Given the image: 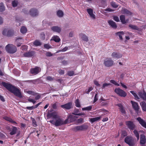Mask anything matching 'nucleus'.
I'll list each match as a JSON object with an SVG mask.
<instances>
[{
    "mask_svg": "<svg viewBox=\"0 0 146 146\" xmlns=\"http://www.w3.org/2000/svg\"><path fill=\"white\" fill-rule=\"evenodd\" d=\"M31 119L32 120L33 126L35 127H36L37 125L35 119L33 117H31Z\"/></svg>",
    "mask_w": 146,
    "mask_h": 146,
    "instance_id": "nucleus-39",
    "label": "nucleus"
},
{
    "mask_svg": "<svg viewBox=\"0 0 146 146\" xmlns=\"http://www.w3.org/2000/svg\"><path fill=\"white\" fill-rule=\"evenodd\" d=\"M134 134L136 137L137 139L138 140L139 138V135L138 132L137 130L135 129L133 131Z\"/></svg>",
    "mask_w": 146,
    "mask_h": 146,
    "instance_id": "nucleus-36",
    "label": "nucleus"
},
{
    "mask_svg": "<svg viewBox=\"0 0 146 146\" xmlns=\"http://www.w3.org/2000/svg\"><path fill=\"white\" fill-rule=\"evenodd\" d=\"M94 84L97 86L100 87V84L99 83L98 81H94Z\"/></svg>",
    "mask_w": 146,
    "mask_h": 146,
    "instance_id": "nucleus-63",
    "label": "nucleus"
},
{
    "mask_svg": "<svg viewBox=\"0 0 146 146\" xmlns=\"http://www.w3.org/2000/svg\"><path fill=\"white\" fill-rule=\"evenodd\" d=\"M36 81V80H27L26 81V82H32L34 84L35 83V82Z\"/></svg>",
    "mask_w": 146,
    "mask_h": 146,
    "instance_id": "nucleus-64",
    "label": "nucleus"
},
{
    "mask_svg": "<svg viewBox=\"0 0 146 146\" xmlns=\"http://www.w3.org/2000/svg\"><path fill=\"white\" fill-rule=\"evenodd\" d=\"M35 54V52L31 51L26 52L23 54V56L25 57H30L33 56Z\"/></svg>",
    "mask_w": 146,
    "mask_h": 146,
    "instance_id": "nucleus-16",
    "label": "nucleus"
},
{
    "mask_svg": "<svg viewBox=\"0 0 146 146\" xmlns=\"http://www.w3.org/2000/svg\"><path fill=\"white\" fill-rule=\"evenodd\" d=\"M113 19L115 21L117 22H118L119 21V17L117 16H113Z\"/></svg>",
    "mask_w": 146,
    "mask_h": 146,
    "instance_id": "nucleus-56",
    "label": "nucleus"
},
{
    "mask_svg": "<svg viewBox=\"0 0 146 146\" xmlns=\"http://www.w3.org/2000/svg\"><path fill=\"white\" fill-rule=\"evenodd\" d=\"M40 71L39 67H36L34 68H32L30 70L31 73L34 75H36Z\"/></svg>",
    "mask_w": 146,
    "mask_h": 146,
    "instance_id": "nucleus-13",
    "label": "nucleus"
},
{
    "mask_svg": "<svg viewBox=\"0 0 146 146\" xmlns=\"http://www.w3.org/2000/svg\"><path fill=\"white\" fill-rule=\"evenodd\" d=\"M51 40H54L56 42H59L60 41V39L59 37L57 35H54L51 39Z\"/></svg>",
    "mask_w": 146,
    "mask_h": 146,
    "instance_id": "nucleus-24",
    "label": "nucleus"
},
{
    "mask_svg": "<svg viewBox=\"0 0 146 146\" xmlns=\"http://www.w3.org/2000/svg\"><path fill=\"white\" fill-rule=\"evenodd\" d=\"M46 79L47 80L52 81L54 80V78L50 76H48L46 78Z\"/></svg>",
    "mask_w": 146,
    "mask_h": 146,
    "instance_id": "nucleus-46",
    "label": "nucleus"
},
{
    "mask_svg": "<svg viewBox=\"0 0 146 146\" xmlns=\"http://www.w3.org/2000/svg\"><path fill=\"white\" fill-rule=\"evenodd\" d=\"M146 143V137L144 134L140 135V144H145Z\"/></svg>",
    "mask_w": 146,
    "mask_h": 146,
    "instance_id": "nucleus-20",
    "label": "nucleus"
},
{
    "mask_svg": "<svg viewBox=\"0 0 146 146\" xmlns=\"http://www.w3.org/2000/svg\"><path fill=\"white\" fill-rule=\"evenodd\" d=\"M111 5L114 8H117L118 7V5L114 2H111Z\"/></svg>",
    "mask_w": 146,
    "mask_h": 146,
    "instance_id": "nucleus-57",
    "label": "nucleus"
},
{
    "mask_svg": "<svg viewBox=\"0 0 146 146\" xmlns=\"http://www.w3.org/2000/svg\"><path fill=\"white\" fill-rule=\"evenodd\" d=\"M52 54L50 52H47L46 53V56H47L50 57L52 56Z\"/></svg>",
    "mask_w": 146,
    "mask_h": 146,
    "instance_id": "nucleus-61",
    "label": "nucleus"
},
{
    "mask_svg": "<svg viewBox=\"0 0 146 146\" xmlns=\"http://www.w3.org/2000/svg\"><path fill=\"white\" fill-rule=\"evenodd\" d=\"M124 141L129 146H134L135 145L134 139L131 136H128L126 137L125 138Z\"/></svg>",
    "mask_w": 146,
    "mask_h": 146,
    "instance_id": "nucleus-4",
    "label": "nucleus"
},
{
    "mask_svg": "<svg viewBox=\"0 0 146 146\" xmlns=\"http://www.w3.org/2000/svg\"><path fill=\"white\" fill-rule=\"evenodd\" d=\"M5 49L8 53L13 54L15 52L17 51L16 47L12 44H8L5 47Z\"/></svg>",
    "mask_w": 146,
    "mask_h": 146,
    "instance_id": "nucleus-3",
    "label": "nucleus"
},
{
    "mask_svg": "<svg viewBox=\"0 0 146 146\" xmlns=\"http://www.w3.org/2000/svg\"><path fill=\"white\" fill-rule=\"evenodd\" d=\"M122 12L123 14H126L127 15H131L132 13L130 11L125 8H124L122 9Z\"/></svg>",
    "mask_w": 146,
    "mask_h": 146,
    "instance_id": "nucleus-27",
    "label": "nucleus"
},
{
    "mask_svg": "<svg viewBox=\"0 0 146 146\" xmlns=\"http://www.w3.org/2000/svg\"><path fill=\"white\" fill-rule=\"evenodd\" d=\"M29 14L32 17H35L38 15V10L35 8L31 9L29 12Z\"/></svg>",
    "mask_w": 146,
    "mask_h": 146,
    "instance_id": "nucleus-10",
    "label": "nucleus"
},
{
    "mask_svg": "<svg viewBox=\"0 0 146 146\" xmlns=\"http://www.w3.org/2000/svg\"><path fill=\"white\" fill-rule=\"evenodd\" d=\"M18 3V1L17 0H14L12 2V5L13 7H15L17 6Z\"/></svg>",
    "mask_w": 146,
    "mask_h": 146,
    "instance_id": "nucleus-40",
    "label": "nucleus"
},
{
    "mask_svg": "<svg viewBox=\"0 0 146 146\" xmlns=\"http://www.w3.org/2000/svg\"><path fill=\"white\" fill-rule=\"evenodd\" d=\"M68 49V48L67 46H66L62 49L60 50V52H64L67 50Z\"/></svg>",
    "mask_w": 146,
    "mask_h": 146,
    "instance_id": "nucleus-58",
    "label": "nucleus"
},
{
    "mask_svg": "<svg viewBox=\"0 0 146 146\" xmlns=\"http://www.w3.org/2000/svg\"><path fill=\"white\" fill-rule=\"evenodd\" d=\"M111 56L113 58H121L122 57V55L119 53L117 52H113L111 54Z\"/></svg>",
    "mask_w": 146,
    "mask_h": 146,
    "instance_id": "nucleus-18",
    "label": "nucleus"
},
{
    "mask_svg": "<svg viewBox=\"0 0 146 146\" xmlns=\"http://www.w3.org/2000/svg\"><path fill=\"white\" fill-rule=\"evenodd\" d=\"M143 111H146V103L144 102H142L140 103Z\"/></svg>",
    "mask_w": 146,
    "mask_h": 146,
    "instance_id": "nucleus-29",
    "label": "nucleus"
},
{
    "mask_svg": "<svg viewBox=\"0 0 146 146\" xmlns=\"http://www.w3.org/2000/svg\"><path fill=\"white\" fill-rule=\"evenodd\" d=\"M51 29L53 31L58 33H60L61 30V28L57 26L52 27H51Z\"/></svg>",
    "mask_w": 146,
    "mask_h": 146,
    "instance_id": "nucleus-21",
    "label": "nucleus"
},
{
    "mask_svg": "<svg viewBox=\"0 0 146 146\" xmlns=\"http://www.w3.org/2000/svg\"><path fill=\"white\" fill-rule=\"evenodd\" d=\"M15 19L16 21L17 22H18L19 23L18 25H20L21 23H20L19 22H21L22 21V20L18 17H16Z\"/></svg>",
    "mask_w": 146,
    "mask_h": 146,
    "instance_id": "nucleus-47",
    "label": "nucleus"
},
{
    "mask_svg": "<svg viewBox=\"0 0 146 146\" xmlns=\"http://www.w3.org/2000/svg\"><path fill=\"white\" fill-rule=\"evenodd\" d=\"M125 124L131 130H133L136 127V126L133 122L131 121H126Z\"/></svg>",
    "mask_w": 146,
    "mask_h": 146,
    "instance_id": "nucleus-9",
    "label": "nucleus"
},
{
    "mask_svg": "<svg viewBox=\"0 0 146 146\" xmlns=\"http://www.w3.org/2000/svg\"><path fill=\"white\" fill-rule=\"evenodd\" d=\"M108 23L109 25L113 28L115 29L117 28V25L116 23L113 21L112 20H109Z\"/></svg>",
    "mask_w": 146,
    "mask_h": 146,
    "instance_id": "nucleus-19",
    "label": "nucleus"
},
{
    "mask_svg": "<svg viewBox=\"0 0 146 146\" xmlns=\"http://www.w3.org/2000/svg\"><path fill=\"white\" fill-rule=\"evenodd\" d=\"M27 31V28L24 27H22L20 29V31L23 34H25L26 33Z\"/></svg>",
    "mask_w": 146,
    "mask_h": 146,
    "instance_id": "nucleus-34",
    "label": "nucleus"
},
{
    "mask_svg": "<svg viewBox=\"0 0 146 146\" xmlns=\"http://www.w3.org/2000/svg\"><path fill=\"white\" fill-rule=\"evenodd\" d=\"M78 118V117L76 116H73L71 115H69L67 117V118L64 121V124H66L76 121V118Z\"/></svg>",
    "mask_w": 146,
    "mask_h": 146,
    "instance_id": "nucleus-8",
    "label": "nucleus"
},
{
    "mask_svg": "<svg viewBox=\"0 0 146 146\" xmlns=\"http://www.w3.org/2000/svg\"><path fill=\"white\" fill-rule=\"evenodd\" d=\"M40 37L41 39L44 40L45 38V35L44 32H42L40 34Z\"/></svg>",
    "mask_w": 146,
    "mask_h": 146,
    "instance_id": "nucleus-51",
    "label": "nucleus"
},
{
    "mask_svg": "<svg viewBox=\"0 0 146 146\" xmlns=\"http://www.w3.org/2000/svg\"><path fill=\"white\" fill-rule=\"evenodd\" d=\"M52 107L53 109H56L57 108L56 104L55 103L52 104Z\"/></svg>",
    "mask_w": 146,
    "mask_h": 146,
    "instance_id": "nucleus-62",
    "label": "nucleus"
},
{
    "mask_svg": "<svg viewBox=\"0 0 146 146\" xmlns=\"http://www.w3.org/2000/svg\"><path fill=\"white\" fill-rule=\"evenodd\" d=\"M81 38L84 41L86 42L88 41V37L85 34L83 33H80L79 35Z\"/></svg>",
    "mask_w": 146,
    "mask_h": 146,
    "instance_id": "nucleus-25",
    "label": "nucleus"
},
{
    "mask_svg": "<svg viewBox=\"0 0 146 146\" xmlns=\"http://www.w3.org/2000/svg\"><path fill=\"white\" fill-rule=\"evenodd\" d=\"M101 118V116H99L95 118H91L90 119V121L91 123H93L96 121L100 120Z\"/></svg>",
    "mask_w": 146,
    "mask_h": 146,
    "instance_id": "nucleus-26",
    "label": "nucleus"
},
{
    "mask_svg": "<svg viewBox=\"0 0 146 146\" xmlns=\"http://www.w3.org/2000/svg\"><path fill=\"white\" fill-rule=\"evenodd\" d=\"M3 35L7 37H11L14 35V31L12 29H4L2 33Z\"/></svg>",
    "mask_w": 146,
    "mask_h": 146,
    "instance_id": "nucleus-5",
    "label": "nucleus"
},
{
    "mask_svg": "<svg viewBox=\"0 0 146 146\" xmlns=\"http://www.w3.org/2000/svg\"><path fill=\"white\" fill-rule=\"evenodd\" d=\"M131 103L132 105L133 108L135 110V112L138 114L139 112V106L138 104L135 102L132 101H131Z\"/></svg>",
    "mask_w": 146,
    "mask_h": 146,
    "instance_id": "nucleus-12",
    "label": "nucleus"
},
{
    "mask_svg": "<svg viewBox=\"0 0 146 146\" xmlns=\"http://www.w3.org/2000/svg\"><path fill=\"white\" fill-rule=\"evenodd\" d=\"M139 95L140 97L143 100L146 101V93L144 91L142 92L139 93Z\"/></svg>",
    "mask_w": 146,
    "mask_h": 146,
    "instance_id": "nucleus-23",
    "label": "nucleus"
},
{
    "mask_svg": "<svg viewBox=\"0 0 146 146\" xmlns=\"http://www.w3.org/2000/svg\"><path fill=\"white\" fill-rule=\"evenodd\" d=\"M3 86L7 89L9 91L13 93L15 96L20 98H22L23 96L19 88H17L12 84L2 81L1 83Z\"/></svg>",
    "mask_w": 146,
    "mask_h": 146,
    "instance_id": "nucleus-1",
    "label": "nucleus"
},
{
    "mask_svg": "<svg viewBox=\"0 0 146 146\" xmlns=\"http://www.w3.org/2000/svg\"><path fill=\"white\" fill-rule=\"evenodd\" d=\"M130 92L133 95L136 99H139L137 94L135 93L134 92V91H131Z\"/></svg>",
    "mask_w": 146,
    "mask_h": 146,
    "instance_id": "nucleus-41",
    "label": "nucleus"
},
{
    "mask_svg": "<svg viewBox=\"0 0 146 146\" xmlns=\"http://www.w3.org/2000/svg\"><path fill=\"white\" fill-rule=\"evenodd\" d=\"M75 104V105L76 107L79 108L80 107V105L78 99H77L76 100Z\"/></svg>",
    "mask_w": 146,
    "mask_h": 146,
    "instance_id": "nucleus-42",
    "label": "nucleus"
},
{
    "mask_svg": "<svg viewBox=\"0 0 146 146\" xmlns=\"http://www.w3.org/2000/svg\"><path fill=\"white\" fill-rule=\"evenodd\" d=\"M84 119L82 118H80L76 120L77 123L78 124L81 123L83 122Z\"/></svg>",
    "mask_w": 146,
    "mask_h": 146,
    "instance_id": "nucleus-45",
    "label": "nucleus"
},
{
    "mask_svg": "<svg viewBox=\"0 0 146 146\" xmlns=\"http://www.w3.org/2000/svg\"><path fill=\"white\" fill-rule=\"evenodd\" d=\"M92 108V106H88L86 108H82V110H87L88 111L90 110Z\"/></svg>",
    "mask_w": 146,
    "mask_h": 146,
    "instance_id": "nucleus-44",
    "label": "nucleus"
},
{
    "mask_svg": "<svg viewBox=\"0 0 146 146\" xmlns=\"http://www.w3.org/2000/svg\"><path fill=\"white\" fill-rule=\"evenodd\" d=\"M93 88L92 87H90L88 90H86V93L88 94L89 92L93 89Z\"/></svg>",
    "mask_w": 146,
    "mask_h": 146,
    "instance_id": "nucleus-55",
    "label": "nucleus"
},
{
    "mask_svg": "<svg viewBox=\"0 0 146 146\" xmlns=\"http://www.w3.org/2000/svg\"><path fill=\"white\" fill-rule=\"evenodd\" d=\"M87 11L92 19H95V15L93 14V11L92 9L91 8L88 9H87Z\"/></svg>",
    "mask_w": 146,
    "mask_h": 146,
    "instance_id": "nucleus-17",
    "label": "nucleus"
},
{
    "mask_svg": "<svg viewBox=\"0 0 146 146\" xmlns=\"http://www.w3.org/2000/svg\"><path fill=\"white\" fill-rule=\"evenodd\" d=\"M67 74L69 76H73L74 74V72L73 71H70L68 72Z\"/></svg>",
    "mask_w": 146,
    "mask_h": 146,
    "instance_id": "nucleus-49",
    "label": "nucleus"
},
{
    "mask_svg": "<svg viewBox=\"0 0 146 146\" xmlns=\"http://www.w3.org/2000/svg\"><path fill=\"white\" fill-rule=\"evenodd\" d=\"M114 92L118 95L121 97H125L127 96V93L124 90L119 88H115Z\"/></svg>",
    "mask_w": 146,
    "mask_h": 146,
    "instance_id": "nucleus-7",
    "label": "nucleus"
},
{
    "mask_svg": "<svg viewBox=\"0 0 146 146\" xmlns=\"http://www.w3.org/2000/svg\"><path fill=\"white\" fill-rule=\"evenodd\" d=\"M88 125L86 124H84L80 125H77L73 127L72 129L75 132L78 131H84L86 130L88 128Z\"/></svg>",
    "mask_w": 146,
    "mask_h": 146,
    "instance_id": "nucleus-2",
    "label": "nucleus"
},
{
    "mask_svg": "<svg viewBox=\"0 0 146 146\" xmlns=\"http://www.w3.org/2000/svg\"><path fill=\"white\" fill-rule=\"evenodd\" d=\"M120 19L122 24H124L126 23L125 20V17L123 15H121L120 16Z\"/></svg>",
    "mask_w": 146,
    "mask_h": 146,
    "instance_id": "nucleus-30",
    "label": "nucleus"
},
{
    "mask_svg": "<svg viewBox=\"0 0 146 146\" xmlns=\"http://www.w3.org/2000/svg\"><path fill=\"white\" fill-rule=\"evenodd\" d=\"M48 116L49 117H52L54 119H56L57 118V115L54 114L53 113L48 114Z\"/></svg>",
    "mask_w": 146,
    "mask_h": 146,
    "instance_id": "nucleus-37",
    "label": "nucleus"
},
{
    "mask_svg": "<svg viewBox=\"0 0 146 146\" xmlns=\"http://www.w3.org/2000/svg\"><path fill=\"white\" fill-rule=\"evenodd\" d=\"M49 122L56 126H60L65 124H64V121H63L60 119H56L55 121L54 120H51L49 121Z\"/></svg>",
    "mask_w": 146,
    "mask_h": 146,
    "instance_id": "nucleus-6",
    "label": "nucleus"
},
{
    "mask_svg": "<svg viewBox=\"0 0 146 146\" xmlns=\"http://www.w3.org/2000/svg\"><path fill=\"white\" fill-rule=\"evenodd\" d=\"M57 15L60 17H62L64 15L63 12L60 10H58L57 12Z\"/></svg>",
    "mask_w": 146,
    "mask_h": 146,
    "instance_id": "nucleus-35",
    "label": "nucleus"
},
{
    "mask_svg": "<svg viewBox=\"0 0 146 146\" xmlns=\"http://www.w3.org/2000/svg\"><path fill=\"white\" fill-rule=\"evenodd\" d=\"M98 94H96L95 95V96L94 97V102L95 103L98 100Z\"/></svg>",
    "mask_w": 146,
    "mask_h": 146,
    "instance_id": "nucleus-59",
    "label": "nucleus"
},
{
    "mask_svg": "<svg viewBox=\"0 0 146 146\" xmlns=\"http://www.w3.org/2000/svg\"><path fill=\"white\" fill-rule=\"evenodd\" d=\"M28 100L29 102H32L33 104H35L36 103V101H35V100H34L33 99H31L30 98L28 99Z\"/></svg>",
    "mask_w": 146,
    "mask_h": 146,
    "instance_id": "nucleus-60",
    "label": "nucleus"
},
{
    "mask_svg": "<svg viewBox=\"0 0 146 146\" xmlns=\"http://www.w3.org/2000/svg\"><path fill=\"white\" fill-rule=\"evenodd\" d=\"M113 61L111 58H108L104 61V64L107 67H110L113 64Z\"/></svg>",
    "mask_w": 146,
    "mask_h": 146,
    "instance_id": "nucleus-11",
    "label": "nucleus"
},
{
    "mask_svg": "<svg viewBox=\"0 0 146 146\" xmlns=\"http://www.w3.org/2000/svg\"><path fill=\"white\" fill-rule=\"evenodd\" d=\"M10 130L11 131L9 133L11 135H14L16 133L17 128L16 127L13 126L11 128Z\"/></svg>",
    "mask_w": 146,
    "mask_h": 146,
    "instance_id": "nucleus-22",
    "label": "nucleus"
},
{
    "mask_svg": "<svg viewBox=\"0 0 146 146\" xmlns=\"http://www.w3.org/2000/svg\"><path fill=\"white\" fill-rule=\"evenodd\" d=\"M58 72L60 75H63L64 73V70L59 69L58 70Z\"/></svg>",
    "mask_w": 146,
    "mask_h": 146,
    "instance_id": "nucleus-54",
    "label": "nucleus"
},
{
    "mask_svg": "<svg viewBox=\"0 0 146 146\" xmlns=\"http://www.w3.org/2000/svg\"><path fill=\"white\" fill-rule=\"evenodd\" d=\"M136 119L142 127L146 128V122L144 120L140 117H137Z\"/></svg>",
    "mask_w": 146,
    "mask_h": 146,
    "instance_id": "nucleus-14",
    "label": "nucleus"
},
{
    "mask_svg": "<svg viewBox=\"0 0 146 146\" xmlns=\"http://www.w3.org/2000/svg\"><path fill=\"white\" fill-rule=\"evenodd\" d=\"M129 27L132 29L138 31H139V28L136 25H134L132 24H130L129 25Z\"/></svg>",
    "mask_w": 146,
    "mask_h": 146,
    "instance_id": "nucleus-31",
    "label": "nucleus"
},
{
    "mask_svg": "<svg viewBox=\"0 0 146 146\" xmlns=\"http://www.w3.org/2000/svg\"><path fill=\"white\" fill-rule=\"evenodd\" d=\"M79 112V110L78 109H76L74 110L73 112L72 113V114L74 115H80L78 113Z\"/></svg>",
    "mask_w": 146,
    "mask_h": 146,
    "instance_id": "nucleus-50",
    "label": "nucleus"
},
{
    "mask_svg": "<svg viewBox=\"0 0 146 146\" xmlns=\"http://www.w3.org/2000/svg\"><path fill=\"white\" fill-rule=\"evenodd\" d=\"M21 49L23 50L26 51L27 50V46L23 45L21 46Z\"/></svg>",
    "mask_w": 146,
    "mask_h": 146,
    "instance_id": "nucleus-53",
    "label": "nucleus"
},
{
    "mask_svg": "<svg viewBox=\"0 0 146 146\" xmlns=\"http://www.w3.org/2000/svg\"><path fill=\"white\" fill-rule=\"evenodd\" d=\"M72 103L69 102L67 104L61 105V107L63 109L70 110L72 108Z\"/></svg>",
    "mask_w": 146,
    "mask_h": 146,
    "instance_id": "nucleus-15",
    "label": "nucleus"
},
{
    "mask_svg": "<svg viewBox=\"0 0 146 146\" xmlns=\"http://www.w3.org/2000/svg\"><path fill=\"white\" fill-rule=\"evenodd\" d=\"M111 85V84L110 83H104L102 85V88L103 89L105 88L106 87H107L108 86H110Z\"/></svg>",
    "mask_w": 146,
    "mask_h": 146,
    "instance_id": "nucleus-52",
    "label": "nucleus"
},
{
    "mask_svg": "<svg viewBox=\"0 0 146 146\" xmlns=\"http://www.w3.org/2000/svg\"><path fill=\"white\" fill-rule=\"evenodd\" d=\"M127 132L125 130H123L122 131V133L121 135V137L122 138L127 135Z\"/></svg>",
    "mask_w": 146,
    "mask_h": 146,
    "instance_id": "nucleus-38",
    "label": "nucleus"
},
{
    "mask_svg": "<svg viewBox=\"0 0 146 146\" xmlns=\"http://www.w3.org/2000/svg\"><path fill=\"white\" fill-rule=\"evenodd\" d=\"M124 34L123 31H120L115 33V34L119 36L120 39L121 40H123L122 36Z\"/></svg>",
    "mask_w": 146,
    "mask_h": 146,
    "instance_id": "nucleus-28",
    "label": "nucleus"
},
{
    "mask_svg": "<svg viewBox=\"0 0 146 146\" xmlns=\"http://www.w3.org/2000/svg\"><path fill=\"white\" fill-rule=\"evenodd\" d=\"M33 44L35 46H40L41 45V43L38 40H36L33 42Z\"/></svg>",
    "mask_w": 146,
    "mask_h": 146,
    "instance_id": "nucleus-33",
    "label": "nucleus"
},
{
    "mask_svg": "<svg viewBox=\"0 0 146 146\" xmlns=\"http://www.w3.org/2000/svg\"><path fill=\"white\" fill-rule=\"evenodd\" d=\"M44 48L48 49L52 48V46L48 43L44 44Z\"/></svg>",
    "mask_w": 146,
    "mask_h": 146,
    "instance_id": "nucleus-43",
    "label": "nucleus"
},
{
    "mask_svg": "<svg viewBox=\"0 0 146 146\" xmlns=\"http://www.w3.org/2000/svg\"><path fill=\"white\" fill-rule=\"evenodd\" d=\"M27 93L29 94H31L33 96H35L37 94V93H36L30 90L28 91Z\"/></svg>",
    "mask_w": 146,
    "mask_h": 146,
    "instance_id": "nucleus-48",
    "label": "nucleus"
},
{
    "mask_svg": "<svg viewBox=\"0 0 146 146\" xmlns=\"http://www.w3.org/2000/svg\"><path fill=\"white\" fill-rule=\"evenodd\" d=\"M5 10V7L3 2L0 3V12H3Z\"/></svg>",
    "mask_w": 146,
    "mask_h": 146,
    "instance_id": "nucleus-32",
    "label": "nucleus"
}]
</instances>
